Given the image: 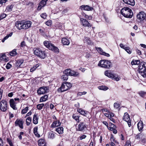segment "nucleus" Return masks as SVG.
Wrapping results in <instances>:
<instances>
[{
  "label": "nucleus",
  "instance_id": "nucleus-14",
  "mask_svg": "<svg viewBox=\"0 0 146 146\" xmlns=\"http://www.w3.org/2000/svg\"><path fill=\"white\" fill-rule=\"evenodd\" d=\"M48 0H42L39 4L37 7L38 10H40L42 7H44L46 5L47 2Z\"/></svg>",
  "mask_w": 146,
  "mask_h": 146
},
{
  "label": "nucleus",
  "instance_id": "nucleus-19",
  "mask_svg": "<svg viewBox=\"0 0 146 146\" xmlns=\"http://www.w3.org/2000/svg\"><path fill=\"white\" fill-rule=\"evenodd\" d=\"M80 7L82 10L83 9L88 11H91L93 9L92 7H90L88 5H83L81 6Z\"/></svg>",
  "mask_w": 146,
  "mask_h": 146
},
{
  "label": "nucleus",
  "instance_id": "nucleus-32",
  "mask_svg": "<svg viewBox=\"0 0 146 146\" xmlns=\"http://www.w3.org/2000/svg\"><path fill=\"white\" fill-rule=\"evenodd\" d=\"M78 75V73L75 71L70 70L69 75L71 76H76Z\"/></svg>",
  "mask_w": 146,
  "mask_h": 146
},
{
  "label": "nucleus",
  "instance_id": "nucleus-49",
  "mask_svg": "<svg viewBox=\"0 0 146 146\" xmlns=\"http://www.w3.org/2000/svg\"><path fill=\"white\" fill-rule=\"evenodd\" d=\"M114 107L115 108L117 109L120 107V105L117 102H115L114 104Z\"/></svg>",
  "mask_w": 146,
  "mask_h": 146
},
{
  "label": "nucleus",
  "instance_id": "nucleus-13",
  "mask_svg": "<svg viewBox=\"0 0 146 146\" xmlns=\"http://www.w3.org/2000/svg\"><path fill=\"white\" fill-rule=\"evenodd\" d=\"M86 128V124L83 122H80L78 125V130L82 131Z\"/></svg>",
  "mask_w": 146,
  "mask_h": 146
},
{
  "label": "nucleus",
  "instance_id": "nucleus-1",
  "mask_svg": "<svg viewBox=\"0 0 146 146\" xmlns=\"http://www.w3.org/2000/svg\"><path fill=\"white\" fill-rule=\"evenodd\" d=\"M121 13L124 17L127 18H131L133 15L132 11L128 7L123 8L121 11Z\"/></svg>",
  "mask_w": 146,
  "mask_h": 146
},
{
  "label": "nucleus",
  "instance_id": "nucleus-47",
  "mask_svg": "<svg viewBox=\"0 0 146 146\" xmlns=\"http://www.w3.org/2000/svg\"><path fill=\"white\" fill-rule=\"evenodd\" d=\"M141 23L143 27H146V18L145 19L143 20L142 21V22H140Z\"/></svg>",
  "mask_w": 146,
  "mask_h": 146
},
{
  "label": "nucleus",
  "instance_id": "nucleus-59",
  "mask_svg": "<svg viewBox=\"0 0 146 146\" xmlns=\"http://www.w3.org/2000/svg\"><path fill=\"white\" fill-rule=\"evenodd\" d=\"M86 136L85 135H83L79 137V139L80 140H82L83 139H85Z\"/></svg>",
  "mask_w": 146,
  "mask_h": 146
},
{
  "label": "nucleus",
  "instance_id": "nucleus-7",
  "mask_svg": "<svg viewBox=\"0 0 146 146\" xmlns=\"http://www.w3.org/2000/svg\"><path fill=\"white\" fill-rule=\"evenodd\" d=\"M19 99L18 98H15L14 99H12L9 100V104L11 107L12 108L13 110H16L17 109V108L16 107V104L17 102H16L18 101L19 102Z\"/></svg>",
  "mask_w": 146,
  "mask_h": 146
},
{
  "label": "nucleus",
  "instance_id": "nucleus-26",
  "mask_svg": "<svg viewBox=\"0 0 146 146\" xmlns=\"http://www.w3.org/2000/svg\"><path fill=\"white\" fill-rule=\"evenodd\" d=\"M23 60H19L17 61L15 65V67L17 68H21V65L23 63Z\"/></svg>",
  "mask_w": 146,
  "mask_h": 146
},
{
  "label": "nucleus",
  "instance_id": "nucleus-64",
  "mask_svg": "<svg viewBox=\"0 0 146 146\" xmlns=\"http://www.w3.org/2000/svg\"><path fill=\"white\" fill-rule=\"evenodd\" d=\"M110 140L111 142H116V141L115 140L114 138L113 137V136H111V137Z\"/></svg>",
  "mask_w": 146,
  "mask_h": 146
},
{
  "label": "nucleus",
  "instance_id": "nucleus-46",
  "mask_svg": "<svg viewBox=\"0 0 146 146\" xmlns=\"http://www.w3.org/2000/svg\"><path fill=\"white\" fill-rule=\"evenodd\" d=\"M68 78V76L67 75H65L64 74L62 75V79L63 80L66 81L67 80Z\"/></svg>",
  "mask_w": 146,
  "mask_h": 146
},
{
  "label": "nucleus",
  "instance_id": "nucleus-56",
  "mask_svg": "<svg viewBox=\"0 0 146 146\" xmlns=\"http://www.w3.org/2000/svg\"><path fill=\"white\" fill-rule=\"evenodd\" d=\"M125 50L129 54H131V52L130 50V48L129 47H127Z\"/></svg>",
  "mask_w": 146,
  "mask_h": 146
},
{
  "label": "nucleus",
  "instance_id": "nucleus-12",
  "mask_svg": "<svg viewBox=\"0 0 146 146\" xmlns=\"http://www.w3.org/2000/svg\"><path fill=\"white\" fill-rule=\"evenodd\" d=\"M23 28L24 29H26L31 27L32 25V22L30 21H23Z\"/></svg>",
  "mask_w": 146,
  "mask_h": 146
},
{
  "label": "nucleus",
  "instance_id": "nucleus-38",
  "mask_svg": "<svg viewBox=\"0 0 146 146\" xmlns=\"http://www.w3.org/2000/svg\"><path fill=\"white\" fill-rule=\"evenodd\" d=\"M17 54L16 52V50L14 49L12 50L10 52V55L12 56H15Z\"/></svg>",
  "mask_w": 146,
  "mask_h": 146
},
{
  "label": "nucleus",
  "instance_id": "nucleus-36",
  "mask_svg": "<svg viewBox=\"0 0 146 146\" xmlns=\"http://www.w3.org/2000/svg\"><path fill=\"white\" fill-rule=\"evenodd\" d=\"M98 88L100 90L106 91L108 89V88L106 86H100L98 87Z\"/></svg>",
  "mask_w": 146,
  "mask_h": 146
},
{
  "label": "nucleus",
  "instance_id": "nucleus-22",
  "mask_svg": "<svg viewBox=\"0 0 146 146\" xmlns=\"http://www.w3.org/2000/svg\"><path fill=\"white\" fill-rule=\"evenodd\" d=\"M60 122L58 121H54L51 124V127L52 128H55L60 125Z\"/></svg>",
  "mask_w": 146,
  "mask_h": 146
},
{
  "label": "nucleus",
  "instance_id": "nucleus-48",
  "mask_svg": "<svg viewBox=\"0 0 146 146\" xmlns=\"http://www.w3.org/2000/svg\"><path fill=\"white\" fill-rule=\"evenodd\" d=\"M6 15H7L5 13H3L1 14L0 15V20L6 17Z\"/></svg>",
  "mask_w": 146,
  "mask_h": 146
},
{
  "label": "nucleus",
  "instance_id": "nucleus-37",
  "mask_svg": "<svg viewBox=\"0 0 146 146\" xmlns=\"http://www.w3.org/2000/svg\"><path fill=\"white\" fill-rule=\"evenodd\" d=\"M79 116L77 115L76 114H74L72 115L73 118L75 119V120L78 122L79 121Z\"/></svg>",
  "mask_w": 146,
  "mask_h": 146
},
{
  "label": "nucleus",
  "instance_id": "nucleus-25",
  "mask_svg": "<svg viewBox=\"0 0 146 146\" xmlns=\"http://www.w3.org/2000/svg\"><path fill=\"white\" fill-rule=\"evenodd\" d=\"M137 127L139 131H142L143 128V123L142 121H140L138 123Z\"/></svg>",
  "mask_w": 146,
  "mask_h": 146
},
{
  "label": "nucleus",
  "instance_id": "nucleus-43",
  "mask_svg": "<svg viewBox=\"0 0 146 146\" xmlns=\"http://www.w3.org/2000/svg\"><path fill=\"white\" fill-rule=\"evenodd\" d=\"M28 108V107H26L23 110L21 111V113L23 114L26 113L29 110Z\"/></svg>",
  "mask_w": 146,
  "mask_h": 146
},
{
  "label": "nucleus",
  "instance_id": "nucleus-10",
  "mask_svg": "<svg viewBox=\"0 0 146 146\" xmlns=\"http://www.w3.org/2000/svg\"><path fill=\"white\" fill-rule=\"evenodd\" d=\"M24 122L22 119H17L15 122V126H19L22 129L23 128V126Z\"/></svg>",
  "mask_w": 146,
  "mask_h": 146
},
{
  "label": "nucleus",
  "instance_id": "nucleus-2",
  "mask_svg": "<svg viewBox=\"0 0 146 146\" xmlns=\"http://www.w3.org/2000/svg\"><path fill=\"white\" fill-rule=\"evenodd\" d=\"M34 54L42 59H44L46 56L44 50L39 48H35L33 49Z\"/></svg>",
  "mask_w": 146,
  "mask_h": 146
},
{
  "label": "nucleus",
  "instance_id": "nucleus-29",
  "mask_svg": "<svg viewBox=\"0 0 146 146\" xmlns=\"http://www.w3.org/2000/svg\"><path fill=\"white\" fill-rule=\"evenodd\" d=\"M84 42H86L89 45L91 44L92 43L90 38L87 37H85L84 39Z\"/></svg>",
  "mask_w": 146,
  "mask_h": 146
},
{
  "label": "nucleus",
  "instance_id": "nucleus-41",
  "mask_svg": "<svg viewBox=\"0 0 146 146\" xmlns=\"http://www.w3.org/2000/svg\"><path fill=\"white\" fill-rule=\"evenodd\" d=\"M139 94L141 97L146 98V92L141 91L139 92Z\"/></svg>",
  "mask_w": 146,
  "mask_h": 146
},
{
  "label": "nucleus",
  "instance_id": "nucleus-52",
  "mask_svg": "<svg viewBox=\"0 0 146 146\" xmlns=\"http://www.w3.org/2000/svg\"><path fill=\"white\" fill-rule=\"evenodd\" d=\"M48 26H50L52 24V21L51 20H49L45 23Z\"/></svg>",
  "mask_w": 146,
  "mask_h": 146
},
{
  "label": "nucleus",
  "instance_id": "nucleus-34",
  "mask_svg": "<svg viewBox=\"0 0 146 146\" xmlns=\"http://www.w3.org/2000/svg\"><path fill=\"white\" fill-rule=\"evenodd\" d=\"M140 63V61L138 60H132L131 62V64L132 65H138Z\"/></svg>",
  "mask_w": 146,
  "mask_h": 146
},
{
  "label": "nucleus",
  "instance_id": "nucleus-39",
  "mask_svg": "<svg viewBox=\"0 0 146 146\" xmlns=\"http://www.w3.org/2000/svg\"><path fill=\"white\" fill-rule=\"evenodd\" d=\"M13 6L11 5L8 6L6 8V11L8 12H11L12 11Z\"/></svg>",
  "mask_w": 146,
  "mask_h": 146
},
{
  "label": "nucleus",
  "instance_id": "nucleus-16",
  "mask_svg": "<svg viewBox=\"0 0 146 146\" xmlns=\"http://www.w3.org/2000/svg\"><path fill=\"white\" fill-rule=\"evenodd\" d=\"M15 26L19 30L23 29V21H17L15 23Z\"/></svg>",
  "mask_w": 146,
  "mask_h": 146
},
{
  "label": "nucleus",
  "instance_id": "nucleus-28",
  "mask_svg": "<svg viewBox=\"0 0 146 146\" xmlns=\"http://www.w3.org/2000/svg\"><path fill=\"white\" fill-rule=\"evenodd\" d=\"M38 118L37 117V115L35 113L34 115L33 119V122L34 124H37L38 123Z\"/></svg>",
  "mask_w": 146,
  "mask_h": 146
},
{
  "label": "nucleus",
  "instance_id": "nucleus-45",
  "mask_svg": "<svg viewBox=\"0 0 146 146\" xmlns=\"http://www.w3.org/2000/svg\"><path fill=\"white\" fill-rule=\"evenodd\" d=\"M26 5H28L30 9L33 8L34 6L33 3L32 2H29L26 4Z\"/></svg>",
  "mask_w": 146,
  "mask_h": 146
},
{
  "label": "nucleus",
  "instance_id": "nucleus-44",
  "mask_svg": "<svg viewBox=\"0 0 146 146\" xmlns=\"http://www.w3.org/2000/svg\"><path fill=\"white\" fill-rule=\"evenodd\" d=\"M44 104H39L37 105L36 108L38 109L39 110H40L41 109L42 107L44 106Z\"/></svg>",
  "mask_w": 146,
  "mask_h": 146
},
{
  "label": "nucleus",
  "instance_id": "nucleus-9",
  "mask_svg": "<svg viewBox=\"0 0 146 146\" xmlns=\"http://www.w3.org/2000/svg\"><path fill=\"white\" fill-rule=\"evenodd\" d=\"M48 88L47 87L42 86L37 91L38 94L41 95L44 94L47 92Z\"/></svg>",
  "mask_w": 146,
  "mask_h": 146
},
{
  "label": "nucleus",
  "instance_id": "nucleus-31",
  "mask_svg": "<svg viewBox=\"0 0 146 146\" xmlns=\"http://www.w3.org/2000/svg\"><path fill=\"white\" fill-rule=\"evenodd\" d=\"M48 96L47 95H45L44 96L42 97L40 99V102H44L46 101L48 99Z\"/></svg>",
  "mask_w": 146,
  "mask_h": 146
},
{
  "label": "nucleus",
  "instance_id": "nucleus-3",
  "mask_svg": "<svg viewBox=\"0 0 146 146\" xmlns=\"http://www.w3.org/2000/svg\"><path fill=\"white\" fill-rule=\"evenodd\" d=\"M138 67V71L140 74L144 78L146 77V62H141Z\"/></svg>",
  "mask_w": 146,
  "mask_h": 146
},
{
  "label": "nucleus",
  "instance_id": "nucleus-57",
  "mask_svg": "<svg viewBox=\"0 0 146 146\" xmlns=\"http://www.w3.org/2000/svg\"><path fill=\"white\" fill-rule=\"evenodd\" d=\"M84 16L85 18L91 20L92 18V17L90 15L88 16V15H85Z\"/></svg>",
  "mask_w": 146,
  "mask_h": 146
},
{
  "label": "nucleus",
  "instance_id": "nucleus-35",
  "mask_svg": "<svg viewBox=\"0 0 146 146\" xmlns=\"http://www.w3.org/2000/svg\"><path fill=\"white\" fill-rule=\"evenodd\" d=\"M52 44L50 43L49 41H45L44 42V45L47 48L49 49V47L50 46L51 44Z\"/></svg>",
  "mask_w": 146,
  "mask_h": 146
},
{
  "label": "nucleus",
  "instance_id": "nucleus-33",
  "mask_svg": "<svg viewBox=\"0 0 146 146\" xmlns=\"http://www.w3.org/2000/svg\"><path fill=\"white\" fill-rule=\"evenodd\" d=\"M56 131L59 134H62L63 133V127H59L56 129Z\"/></svg>",
  "mask_w": 146,
  "mask_h": 146
},
{
  "label": "nucleus",
  "instance_id": "nucleus-40",
  "mask_svg": "<svg viewBox=\"0 0 146 146\" xmlns=\"http://www.w3.org/2000/svg\"><path fill=\"white\" fill-rule=\"evenodd\" d=\"M31 120L32 119L30 117H29L27 118L26 120V124L28 126L30 125Z\"/></svg>",
  "mask_w": 146,
  "mask_h": 146
},
{
  "label": "nucleus",
  "instance_id": "nucleus-50",
  "mask_svg": "<svg viewBox=\"0 0 146 146\" xmlns=\"http://www.w3.org/2000/svg\"><path fill=\"white\" fill-rule=\"evenodd\" d=\"M65 84L66 85L67 88H68V89L71 88L72 86V84L70 83L66 82Z\"/></svg>",
  "mask_w": 146,
  "mask_h": 146
},
{
  "label": "nucleus",
  "instance_id": "nucleus-63",
  "mask_svg": "<svg viewBox=\"0 0 146 146\" xmlns=\"http://www.w3.org/2000/svg\"><path fill=\"white\" fill-rule=\"evenodd\" d=\"M126 122H127V123L128 124L129 127H130L131 126V121L130 119L129 120V121H126Z\"/></svg>",
  "mask_w": 146,
  "mask_h": 146
},
{
  "label": "nucleus",
  "instance_id": "nucleus-58",
  "mask_svg": "<svg viewBox=\"0 0 146 146\" xmlns=\"http://www.w3.org/2000/svg\"><path fill=\"white\" fill-rule=\"evenodd\" d=\"M110 130H112L113 133L114 134H116L117 133V130L115 129H114L113 127H110Z\"/></svg>",
  "mask_w": 146,
  "mask_h": 146
},
{
  "label": "nucleus",
  "instance_id": "nucleus-53",
  "mask_svg": "<svg viewBox=\"0 0 146 146\" xmlns=\"http://www.w3.org/2000/svg\"><path fill=\"white\" fill-rule=\"evenodd\" d=\"M12 67V65L10 64L9 63H8L6 66V68L7 69H10Z\"/></svg>",
  "mask_w": 146,
  "mask_h": 146
},
{
  "label": "nucleus",
  "instance_id": "nucleus-23",
  "mask_svg": "<svg viewBox=\"0 0 146 146\" xmlns=\"http://www.w3.org/2000/svg\"><path fill=\"white\" fill-rule=\"evenodd\" d=\"M123 1L125 3L131 5L132 6H134L135 4L134 0H123Z\"/></svg>",
  "mask_w": 146,
  "mask_h": 146
},
{
  "label": "nucleus",
  "instance_id": "nucleus-18",
  "mask_svg": "<svg viewBox=\"0 0 146 146\" xmlns=\"http://www.w3.org/2000/svg\"><path fill=\"white\" fill-rule=\"evenodd\" d=\"M49 49L51 50L54 52L57 53H58L59 52V49L52 44L50 45Z\"/></svg>",
  "mask_w": 146,
  "mask_h": 146
},
{
  "label": "nucleus",
  "instance_id": "nucleus-6",
  "mask_svg": "<svg viewBox=\"0 0 146 146\" xmlns=\"http://www.w3.org/2000/svg\"><path fill=\"white\" fill-rule=\"evenodd\" d=\"M104 74L106 76L112 79H114L116 81H119L120 79V78L117 75L114 74H112L109 72L108 70L105 71Z\"/></svg>",
  "mask_w": 146,
  "mask_h": 146
},
{
  "label": "nucleus",
  "instance_id": "nucleus-5",
  "mask_svg": "<svg viewBox=\"0 0 146 146\" xmlns=\"http://www.w3.org/2000/svg\"><path fill=\"white\" fill-rule=\"evenodd\" d=\"M8 107L7 101L4 100H2L0 102V110L3 112L6 111Z\"/></svg>",
  "mask_w": 146,
  "mask_h": 146
},
{
  "label": "nucleus",
  "instance_id": "nucleus-61",
  "mask_svg": "<svg viewBox=\"0 0 146 146\" xmlns=\"http://www.w3.org/2000/svg\"><path fill=\"white\" fill-rule=\"evenodd\" d=\"M36 69L35 66H33L30 69V72H33Z\"/></svg>",
  "mask_w": 146,
  "mask_h": 146
},
{
  "label": "nucleus",
  "instance_id": "nucleus-24",
  "mask_svg": "<svg viewBox=\"0 0 146 146\" xmlns=\"http://www.w3.org/2000/svg\"><path fill=\"white\" fill-rule=\"evenodd\" d=\"M39 146H46V143L44 139H40L38 141Z\"/></svg>",
  "mask_w": 146,
  "mask_h": 146
},
{
  "label": "nucleus",
  "instance_id": "nucleus-11",
  "mask_svg": "<svg viewBox=\"0 0 146 146\" xmlns=\"http://www.w3.org/2000/svg\"><path fill=\"white\" fill-rule=\"evenodd\" d=\"M68 90L66 85L65 84V82H64L61 85V87L58 88L57 91L59 92H62Z\"/></svg>",
  "mask_w": 146,
  "mask_h": 146
},
{
  "label": "nucleus",
  "instance_id": "nucleus-30",
  "mask_svg": "<svg viewBox=\"0 0 146 146\" xmlns=\"http://www.w3.org/2000/svg\"><path fill=\"white\" fill-rule=\"evenodd\" d=\"M48 138L50 139H53L55 137V134L52 131H50L48 133Z\"/></svg>",
  "mask_w": 146,
  "mask_h": 146
},
{
  "label": "nucleus",
  "instance_id": "nucleus-62",
  "mask_svg": "<svg viewBox=\"0 0 146 146\" xmlns=\"http://www.w3.org/2000/svg\"><path fill=\"white\" fill-rule=\"evenodd\" d=\"M109 118L110 119L111 121H112L113 123H115V121L114 118H113V117H109Z\"/></svg>",
  "mask_w": 146,
  "mask_h": 146
},
{
  "label": "nucleus",
  "instance_id": "nucleus-27",
  "mask_svg": "<svg viewBox=\"0 0 146 146\" xmlns=\"http://www.w3.org/2000/svg\"><path fill=\"white\" fill-rule=\"evenodd\" d=\"M123 119L125 121L130 120L129 116L127 113L125 112L124 113Z\"/></svg>",
  "mask_w": 146,
  "mask_h": 146
},
{
  "label": "nucleus",
  "instance_id": "nucleus-54",
  "mask_svg": "<svg viewBox=\"0 0 146 146\" xmlns=\"http://www.w3.org/2000/svg\"><path fill=\"white\" fill-rule=\"evenodd\" d=\"M141 142L142 144H144L146 146V139H143L141 140Z\"/></svg>",
  "mask_w": 146,
  "mask_h": 146
},
{
  "label": "nucleus",
  "instance_id": "nucleus-15",
  "mask_svg": "<svg viewBox=\"0 0 146 146\" xmlns=\"http://www.w3.org/2000/svg\"><path fill=\"white\" fill-rule=\"evenodd\" d=\"M80 21L81 24L84 27H91V25L86 19L81 18Z\"/></svg>",
  "mask_w": 146,
  "mask_h": 146
},
{
  "label": "nucleus",
  "instance_id": "nucleus-21",
  "mask_svg": "<svg viewBox=\"0 0 146 146\" xmlns=\"http://www.w3.org/2000/svg\"><path fill=\"white\" fill-rule=\"evenodd\" d=\"M62 42L64 45H68L70 44V42L67 38H63L62 39Z\"/></svg>",
  "mask_w": 146,
  "mask_h": 146
},
{
  "label": "nucleus",
  "instance_id": "nucleus-51",
  "mask_svg": "<svg viewBox=\"0 0 146 146\" xmlns=\"http://www.w3.org/2000/svg\"><path fill=\"white\" fill-rule=\"evenodd\" d=\"M13 35V32H11L9 34L7 35L4 38V39H5L6 40L9 37H11L12 36V35Z\"/></svg>",
  "mask_w": 146,
  "mask_h": 146
},
{
  "label": "nucleus",
  "instance_id": "nucleus-4",
  "mask_svg": "<svg viewBox=\"0 0 146 146\" xmlns=\"http://www.w3.org/2000/svg\"><path fill=\"white\" fill-rule=\"evenodd\" d=\"M98 65L102 67L109 68L111 66V63L109 61L106 60H101L99 62Z\"/></svg>",
  "mask_w": 146,
  "mask_h": 146
},
{
  "label": "nucleus",
  "instance_id": "nucleus-20",
  "mask_svg": "<svg viewBox=\"0 0 146 146\" xmlns=\"http://www.w3.org/2000/svg\"><path fill=\"white\" fill-rule=\"evenodd\" d=\"M77 111L81 114L84 116H86L88 113V111H85L81 108H78L77 110Z\"/></svg>",
  "mask_w": 146,
  "mask_h": 146
},
{
  "label": "nucleus",
  "instance_id": "nucleus-55",
  "mask_svg": "<svg viewBox=\"0 0 146 146\" xmlns=\"http://www.w3.org/2000/svg\"><path fill=\"white\" fill-rule=\"evenodd\" d=\"M46 14L45 13H42L40 15L41 17L44 19H45L46 18Z\"/></svg>",
  "mask_w": 146,
  "mask_h": 146
},
{
  "label": "nucleus",
  "instance_id": "nucleus-8",
  "mask_svg": "<svg viewBox=\"0 0 146 146\" xmlns=\"http://www.w3.org/2000/svg\"><path fill=\"white\" fill-rule=\"evenodd\" d=\"M137 19L138 22H142L146 18V14L143 11H141L138 13L137 16Z\"/></svg>",
  "mask_w": 146,
  "mask_h": 146
},
{
  "label": "nucleus",
  "instance_id": "nucleus-42",
  "mask_svg": "<svg viewBox=\"0 0 146 146\" xmlns=\"http://www.w3.org/2000/svg\"><path fill=\"white\" fill-rule=\"evenodd\" d=\"M70 72V69H66L63 72L64 74L65 75H67L68 76V75H69Z\"/></svg>",
  "mask_w": 146,
  "mask_h": 146
},
{
  "label": "nucleus",
  "instance_id": "nucleus-17",
  "mask_svg": "<svg viewBox=\"0 0 146 146\" xmlns=\"http://www.w3.org/2000/svg\"><path fill=\"white\" fill-rule=\"evenodd\" d=\"M96 49L100 54L106 56L107 57H109L110 55L109 54L103 52V50L100 47H95Z\"/></svg>",
  "mask_w": 146,
  "mask_h": 146
},
{
  "label": "nucleus",
  "instance_id": "nucleus-60",
  "mask_svg": "<svg viewBox=\"0 0 146 146\" xmlns=\"http://www.w3.org/2000/svg\"><path fill=\"white\" fill-rule=\"evenodd\" d=\"M120 46L122 48L124 49H126V48L127 47H125V46L122 43H121L119 44Z\"/></svg>",
  "mask_w": 146,
  "mask_h": 146
}]
</instances>
